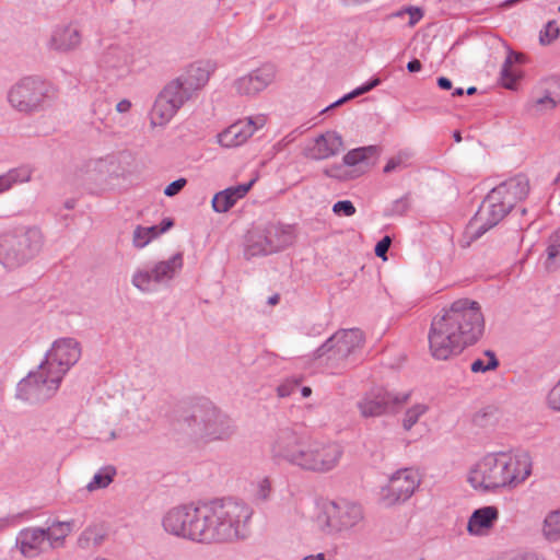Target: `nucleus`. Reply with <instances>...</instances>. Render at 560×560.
Wrapping results in <instances>:
<instances>
[{
    "instance_id": "obj_1",
    "label": "nucleus",
    "mask_w": 560,
    "mask_h": 560,
    "mask_svg": "<svg viewBox=\"0 0 560 560\" xmlns=\"http://www.w3.org/2000/svg\"><path fill=\"white\" fill-rule=\"evenodd\" d=\"M253 508L236 499L201 504H179L168 509L161 524L165 533L196 542H231L248 537Z\"/></svg>"
},
{
    "instance_id": "obj_2",
    "label": "nucleus",
    "mask_w": 560,
    "mask_h": 560,
    "mask_svg": "<svg viewBox=\"0 0 560 560\" xmlns=\"http://www.w3.org/2000/svg\"><path fill=\"white\" fill-rule=\"evenodd\" d=\"M483 331L479 303L459 299L432 318L428 334L430 353L436 360H448L476 343Z\"/></svg>"
},
{
    "instance_id": "obj_3",
    "label": "nucleus",
    "mask_w": 560,
    "mask_h": 560,
    "mask_svg": "<svg viewBox=\"0 0 560 560\" xmlns=\"http://www.w3.org/2000/svg\"><path fill=\"white\" fill-rule=\"evenodd\" d=\"M533 472V458L526 451H499L483 455L469 469L467 481L479 492L513 490Z\"/></svg>"
},
{
    "instance_id": "obj_4",
    "label": "nucleus",
    "mask_w": 560,
    "mask_h": 560,
    "mask_svg": "<svg viewBox=\"0 0 560 560\" xmlns=\"http://www.w3.org/2000/svg\"><path fill=\"white\" fill-rule=\"evenodd\" d=\"M270 451L273 458L313 472L335 469L343 454L337 443L306 439L289 428L276 434Z\"/></svg>"
},
{
    "instance_id": "obj_5",
    "label": "nucleus",
    "mask_w": 560,
    "mask_h": 560,
    "mask_svg": "<svg viewBox=\"0 0 560 560\" xmlns=\"http://www.w3.org/2000/svg\"><path fill=\"white\" fill-rule=\"evenodd\" d=\"M528 191L529 183L525 176H516L493 188L469 224L474 235L479 237L497 225Z\"/></svg>"
},
{
    "instance_id": "obj_6",
    "label": "nucleus",
    "mask_w": 560,
    "mask_h": 560,
    "mask_svg": "<svg viewBox=\"0 0 560 560\" xmlns=\"http://www.w3.org/2000/svg\"><path fill=\"white\" fill-rule=\"evenodd\" d=\"M363 518L362 506L345 499L317 501L308 516L312 529L325 536L348 532Z\"/></svg>"
},
{
    "instance_id": "obj_7",
    "label": "nucleus",
    "mask_w": 560,
    "mask_h": 560,
    "mask_svg": "<svg viewBox=\"0 0 560 560\" xmlns=\"http://www.w3.org/2000/svg\"><path fill=\"white\" fill-rule=\"evenodd\" d=\"M45 245L43 231L23 226L0 233V266L15 270L37 257Z\"/></svg>"
},
{
    "instance_id": "obj_8",
    "label": "nucleus",
    "mask_w": 560,
    "mask_h": 560,
    "mask_svg": "<svg viewBox=\"0 0 560 560\" xmlns=\"http://www.w3.org/2000/svg\"><path fill=\"white\" fill-rule=\"evenodd\" d=\"M5 98L13 110L33 115L45 110L49 105L52 86L39 77H23L8 89Z\"/></svg>"
},
{
    "instance_id": "obj_9",
    "label": "nucleus",
    "mask_w": 560,
    "mask_h": 560,
    "mask_svg": "<svg viewBox=\"0 0 560 560\" xmlns=\"http://www.w3.org/2000/svg\"><path fill=\"white\" fill-rule=\"evenodd\" d=\"M191 421V432L206 442L226 441L235 432L232 419L209 400L194 407Z\"/></svg>"
},
{
    "instance_id": "obj_10",
    "label": "nucleus",
    "mask_w": 560,
    "mask_h": 560,
    "mask_svg": "<svg viewBox=\"0 0 560 560\" xmlns=\"http://www.w3.org/2000/svg\"><path fill=\"white\" fill-rule=\"evenodd\" d=\"M65 376L44 359L18 384V397L26 401H45L56 395Z\"/></svg>"
},
{
    "instance_id": "obj_11",
    "label": "nucleus",
    "mask_w": 560,
    "mask_h": 560,
    "mask_svg": "<svg viewBox=\"0 0 560 560\" xmlns=\"http://www.w3.org/2000/svg\"><path fill=\"white\" fill-rule=\"evenodd\" d=\"M184 266L182 253H176L168 259L159 260L151 268L138 267L131 273L130 282L141 293H152L159 285L173 281Z\"/></svg>"
},
{
    "instance_id": "obj_12",
    "label": "nucleus",
    "mask_w": 560,
    "mask_h": 560,
    "mask_svg": "<svg viewBox=\"0 0 560 560\" xmlns=\"http://www.w3.org/2000/svg\"><path fill=\"white\" fill-rule=\"evenodd\" d=\"M421 483L419 472L413 468H401L388 477L378 491L377 501L384 508H393L408 501Z\"/></svg>"
},
{
    "instance_id": "obj_13",
    "label": "nucleus",
    "mask_w": 560,
    "mask_h": 560,
    "mask_svg": "<svg viewBox=\"0 0 560 560\" xmlns=\"http://www.w3.org/2000/svg\"><path fill=\"white\" fill-rule=\"evenodd\" d=\"M364 337L359 329H345L334 334L312 354L314 360L325 359L327 364L338 365L363 345Z\"/></svg>"
},
{
    "instance_id": "obj_14",
    "label": "nucleus",
    "mask_w": 560,
    "mask_h": 560,
    "mask_svg": "<svg viewBox=\"0 0 560 560\" xmlns=\"http://www.w3.org/2000/svg\"><path fill=\"white\" fill-rule=\"evenodd\" d=\"M296 238L293 225L272 224L265 232H254L248 240L252 255H266L281 250L294 243Z\"/></svg>"
},
{
    "instance_id": "obj_15",
    "label": "nucleus",
    "mask_w": 560,
    "mask_h": 560,
    "mask_svg": "<svg viewBox=\"0 0 560 560\" xmlns=\"http://www.w3.org/2000/svg\"><path fill=\"white\" fill-rule=\"evenodd\" d=\"M409 398V393L377 389L361 398L358 401V409L360 415L364 418L381 417L389 412H395L399 407L405 405Z\"/></svg>"
},
{
    "instance_id": "obj_16",
    "label": "nucleus",
    "mask_w": 560,
    "mask_h": 560,
    "mask_svg": "<svg viewBox=\"0 0 560 560\" xmlns=\"http://www.w3.org/2000/svg\"><path fill=\"white\" fill-rule=\"evenodd\" d=\"M135 54L129 45H109L98 60L100 69L109 80L126 78L132 69Z\"/></svg>"
},
{
    "instance_id": "obj_17",
    "label": "nucleus",
    "mask_w": 560,
    "mask_h": 560,
    "mask_svg": "<svg viewBox=\"0 0 560 560\" xmlns=\"http://www.w3.org/2000/svg\"><path fill=\"white\" fill-rule=\"evenodd\" d=\"M82 355V345L73 337L56 339L46 351L45 360L65 375L74 366Z\"/></svg>"
},
{
    "instance_id": "obj_18",
    "label": "nucleus",
    "mask_w": 560,
    "mask_h": 560,
    "mask_svg": "<svg viewBox=\"0 0 560 560\" xmlns=\"http://www.w3.org/2000/svg\"><path fill=\"white\" fill-rule=\"evenodd\" d=\"M277 72L275 65L264 63L250 72L235 79L233 82V89L240 96L254 97L276 81Z\"/></svg>"
},
{
    "instance_id": "obj_19",
    "label": "nucleus",
    "mask_w": 560,
    "mask_h": 560,
    "mask_svg": "<svg viewBox=\"0 0 560 560\" xmlns=\"http://www.w3.org/2000/svg\"><path fill=\"white\" fill-rule=\"evenodd\" d=\"M82 38V32L78 24L60 23L52 27L46 46L49 50L69 54L80 48Z\"/></svg>"
},
{
    "instance_id": "obj_20",
    "label": "nucleus",
    "mask_w": 560,
    "mask_h": 560,
    "mask_svg": "<svg viewBox=\"0 0 560 560\" xmlns=\"http://www.w3.org/2000/svg\"><path fill=\"white\" fill-rule=\"evenodd\" d=\"M15 548L25 558H35L48 550L47 536L42 527L21 529L15 539Z\"/></svg>"
},
{
    "instance_id": "obj_21",
    "label": "nucleus",
    "mask_w": 560,
    "mask_h": 560,
    "mask_svg": "<svg viewBox=\"0 0 560 560\" xmlns=\"http://www.w3.org/2000/svg\"><path fill=\"white\" fill-rule=\"evenodd\" d=\"M267 122L264 115L238 119L217 135L218 140H248L261 130Z\"/></svg>"
},
{
    "instance_id": "obj_22",
    "label": "nucleus",
    "mask_w": 560,
    "mask_h": 560,
    "mask_svg": "<svg viewBox=\"0 0 560 560\" xmlns=\"http://www.w3.org/2000/svg\"><path fill=\"white\" fill-rule=\"evenodd\" d=\"M213 67L206 61H197L191 63L178 79L183 85L196 96L201 91L211 77Z\"/></svg>"
},
{
    "instance_id": "obj_23",
    "label": "nucleus",
    "mask_w": 560,
    "mask_h": 560,
    "mask_svg": "<svg viewBox=\"0 0 560 560\" xmlns=\"http://www.w3.org/2000/svg\"><path fill=\"white\" fill-rule=\"evenodd\" d=\"M499 520L497 506L488 505L472 512L467 523V532L471 536L482 537L490 533Z\"/></svg>"
},
{
    "instance_id": "obj_24",
    "label": "nucleus",
    "mask_w": 560,
    "mask_h": 560,
    "mask_svg": "<svg viewBox=\"0 0 560 560\" xmlns=\"http://www.w3.org/2000/svg\"><path fill=\"white\" fill-rule=\"evenodd\" d=\"M173 225L174 222L171 218L163 219L161 223L158 225H136L131 235V244L133 248L138 250L143 249L154 240L159 238L162 234L166 233Z\"/></svg>"
},
{
    "instance_id": "obj_25",
    "label": "nucleus",
    "mask_w": 560,
    "mask_h": 560,
    "mask_svg": "<svg viewBox=\"0 0 560 560\" xmlns=\"http://www.w3.org/2000/svg\"><path fill=\"white\" fill-rule=\"evenodd\" d=\"M377 156V148L368 145L350 150L345 156L343 162L347 166L354 167L351 177H358L366 173Z\"/></svg>"
},
{
    "instance_id": "obj_26",
    "label": "nucleus",
    "mask_w": 560,
    "mask_h": 560,
    "mask_svg": "<svg viewBox=\"0 0 560 560\" xmlns=\"http://www.w3.org/2000/svg\"><path fill=\"white\" fill-rule=\"evenodd\" d=\"M255 179L247 184H241L237 186L229 187L214 195L212 199V208L218 213H224L229 211L237 200L246 196L254 184Z\"/></svg>"
},
{
    "instance_id": "obj_27",
    "label": "nucleus",
    "mask_w": 560,
    "mask_h": 560,
    "mask_svg": "<svg viewBox=\"0 0 560 560\" xmlns=\"http://www.w3.org/2000/svg\"><path fill=\"white\" fill-rule=\"evenodd\" d=\"M177 112L174 105L159 93L149 112L150 126L152 128L165 127Z\"/></svg>"
},
{
    "instance_id": "obj_28",
    "label": "nucleus",
    "mask_w": 560,
    "mask_h": 560,
    "mask_svg": "<svg viewBox=\"0 0 560 560\" xmlns=\"http://www.w3.org/2000/svg\"><path fill=\"white\" fill-rule=\"evenodd\" d=\"M160 94L170 101L177 110L195 97L178 79L170 81Z\"/></svg>"
},
{
    "instance_id": "obj_29",
    "label": "nucleus",
    "mask_w": 560,
    "mask_h": 560,
    "mask_svg": "<svg viewBox=\"0 0 560 560\" xmlns=\"http://www.w3.org/2000/svg\"><path fill=\"white\" fill-rule=\"evenodd\" d=\"M522 59V54L510 52L508 55L500 72L501 83L504 88L510 90L515 88L517 80L522 75V71L517 67Z\"/></svg>"
},
{
    "instance_id": "obj_30",
    "label": "nucleus",
    "mask_w": 560,
    "mask_h": 560,
    "mask_svg": "<svg viewBox=\"0 0 560 560\" xmlns=\"http://www.w3.org/2000/svg\"><path fill=\"white\" fill-rule=\"evenodd\" d=\"M44 533L47 536L48 549L59 548L71 533V524L68 522H56L46 529L44 528Z\"/></svg>"
},
{
    "instance_id": "obj_31",
    "label": "nucleus",
    "mask_w": 560,
    "mask_h": 560,
    "mask_svg": "<svg viewBox=\"0 0 560 560\" xmlns=\"http://www.w3.org/2000/svg\"><path fill=\"white\" fill-rule=\"evenodd\" d=\"M541 535L550 542L560 541V508L546 514L541 524Z\"/></svg>"
},
{
    "instance_id": "obj_32",
    "label": "nucleus",
    "mask_w": 560,
    "mask_h": 560,
    "mask_svg": "<svg viewBox=\"0 0 560 560\" xmlns=\"http://www.w3.org/2000/svg\"><path fill=\"white\" fill-rule=\"evenodd\" d=\"M413 153L410 150H401L392 155L385 164L383 172L386 174L400 172L412 164Z\"/></svg>"
},
{
    "instance_id": "obj_33",
    "label": "nucleus",
    "mask_w": 560,
    "mask_h": 560,
    "mask_svg": "<svg viewBox=\"0 0 560 560\" xmlns=\"http://www.w3.org/2000/svg\"><path fill=\"white\" fill-rule=\"evenodd\" d=\"M116 476V469L113 466H106L95 472L92 480L86 485V490L93 492L107 488Z\"/></svg>"
},
{
    "instance_id": "obj_34",
    "label": "nucleus",
    "mask_w": 560,
    "mask_h": 560,
    "mask_svg": "<svg viewBox=\"0 0 560 560\" xmlns=\"http://www.w3.org/2000/svg\"><path fill=\"white\" fill-rule=\"evenodd\" d=\"M428 411L429 406L423 402H418L409 407L401 418L404 431H410Z\"/></svg>"
},
{
    "instance_id": "obj_35",
    "label": "nucleus",
    "mask_w": 560,
    "mask_h": 560,
    "mask_svg": "<svg viewBox=\"0 0 560 560\" xmlns=\"http://www.w3.org/2000/svg\"><path fill=\"white\" fill-rule=\"evenodd\" d=\"M336 152V142H311V145L305 149V155L313 160L327 159Z\"/></svg>"
},
{
    "instance_id": "obj_36",
    "label": "nucleus",
    "mask_w": 560,
    "mask_h": 560,
    "mask_svg": "<svg viewBox=\"0 0 560 560\" xmlns=\"http://www.w3.org/2000/svg\"><path fill=\"white\" fill-rule=\"evenodd\" d=\"M381 83V80L380 79H373L372 81L354 89L352 92L346 94L343 97L339 98L338 101H336L335 103H332L331 105H329L328 107H326L324 109V112H327L329 110L330 108H334L336 106H339L357 96H360L364 93H368L370 92L371 90H373L374 88H376L378 84Z\"/></svg>"
},
{
    "instance_id": "obj_37",
    "label": "nucleus",
    "mask_w": 560,
    "mask_h": 560,
    "mask_svg": "<svg viewBox=\"0 0 560 560\" xmlns=\"http://www.w3.org/2000/svg\"><path fill=\"white\" fill-rule=\"evenodd\" d=\"M11 187L14 185L25 184L32 179L33 168L26 165L12 168L4 173Z\"/></svg>"
},
{
    "instance_id": "obj_38",
    "label": "nucleus",
    "mask_w": 560,
    "mask_h": 560,
    "mask_svg": "<svg viewBox=\"0 0 560 560\" xmlns=\"http://www.w3.org/2000/svg\"><path fill=\"white\" fill-rule=\"evenodd\" d=\"M485 355V359H477L471 363L470 369L474 373H485L498 368L499 361L493 352L486 351Z\"/></svg>"
},
{
    "instance_id": "obj_39",
    "label": "nucleus",
    "mask_w": 560,
    "mask_h": 560,
    "mask_svg": "<svg viewBox=\"0 0 560 560\" xmlns=\"http://www.w3.org/2000/svg\"><path fill=\"white\" fill-rule=\"evenodd\" d=\"M96 170L101 175V179L105 183L119 176V165L114 160H102L97 162Z\"/></svg>"
},
{
    "instance_id": "obj_40",
    "label": "nucleus",
    "mask_w": 560,
    "mask_h": 560,
    "mask_svg": "<svg viewBox=\"0 0 560 560\" xmlns=\"http://www.w3.org/2000/svg\"><path fill=\"white\" fill-rule=\"evenodd\" d=\"M271 482L268 478H260L254 485L253 497L256 501L265 502L270 498Z\"/></svg>"
},
{
    "instance_id": "obj_41",
    "label": "nucleus",
    "mask_w": 560,
    "mask_h": 560,
    "mask_svg": "<svg viewBox=\"0 0 560 560\" xmlns=\"http://www.w3.org/2000/svg\"><path fill=\"white\" fill-rule=\"evenodd\" d=\"M560 34L559 26L555 21H549L540 32L539 42L542 45H549L558 38Z\"/></svg>"
},
{
    "instance_id": "obj_42",
    "label": "nucleus",
    "mask_w": 560,
    "mask_h": 560,
    "mask_svg": "<svg viewBox=\"0 0 560 560\" xmlns=\"http://www.w3.org/2000/svg\"><path fill=\"white\" fill-rule=\"evenodd\" d=\"M559 102L555 101V98L547 92L542 97L537 98L532 108L535 113H542L547 110H552L557 107Z\"/></svg>"
},
{
    "instance_id": "obj_43",
    "label": "nucleus",
    "mask_w": 560,
    "mask_h": 560,
    "mask_svg": "<svg viewBox=\"0 0 560 560\" xmlns=\"http://www.w3.org/2000/svg\"><path fill=\"white\" fill-rule=\"evenodd\" d=\"M404 14H408L409 15V26H411V27L415 26L423 16L422 10L420 8H417V7H408V8L404 9V10L397 11L393 15L396 16V18H400Z\"/></svg>"
},
{
    "instance_id": "obj_44",
    "label": "nucleus",
    "mask_w": 560,
    "mask_h": 560,
    "mask_svg": "<svg viewBox=\"0 0 560 560\" xmlns=\"http://www.w3.org/2000/svg\"><path fill=\"white\" fill-rule=\"evenodd\" d=\"M332 211L337 215L352 217L355 213V207L350 200H341L332 206Z\"/></svg>"
},
{
    "instance_id": "obj_45",
    "label": "nucleus",
    "mask_w": 560,
    "mask_h": 560,
    "mask_svg": "<svg viewBox=\"0 0 560 560\" xmlns=\"http://www.w3.org/2000/svg\"><path fill=\"white\" fill-rule=\"evenodd\" d=\"M547 401L551 409L560 411V381L549 392Z\"/></svg>"
},
{
    "instance_id": "obj_46",
    "label": "nucleus",
    "mask_w": 560,
    "mask_h": 560,
    "mask_svg": "<svg viewBox=\"0 0 560 560\" xmlns=\"http://www.w3.org/2000/svg\"><path fill=\"white\" fill-rule=\"evenodd\" d=\"M187 180L185 178H178L171 184H168L164 189V195L167 197H173L177 195L186 185Z\"/></svg>"
},
{
    "instance_id": "obj_47",
    "label": "nucleus",
    "mask_w": 560,
    "mask_h": 560,
    "mask_svg": "<svg viewBox=\"0 0 560 560\" xmlns=\"http://www.w3.org/2000/svg\"><path fill=\"white\" fill-rule=\"evenodd\" d=\"M547 92L560 103V78L552 77L547 80Z\"/></svg>"
},
{
    "instance_id": "obj_48",
    "label": "nucleus",
    "mask_w": 560,
    "mask_h": 560,
    "mask_svg": "<svg viewBox=\"0 0 560 560\" xmlns=\"http://www.w3.org/2000/svg\"><path fill=\"white\" fill-rule=\"evenodd\" d=\"M560 247V229L557 230L549 238V245L547 247V254H549V259L552 260L553 256L557 253V249Z\"/></svg>"
},
{
    "instance_id": "obj_49",
    "label": "nucleus",
    "mask_w": 560,
    "mask_h": 560,
    "mask_svg": "<svg viewBox=\"0 0 560 560\" xmlns=\"http://www.w3.org/2000/svg\"><path fill=\"white\" fill-rule=\"evenodd\" d=\"M390 237H383L375 246V255L385 259V255L390 246Z\"/></svg>"
},
{
    "instance_id": "obj_50",
    "label": "nucleus",
    "mask_w": 560,
    "mask_h": 560,
    "mask_svg": "<svg viewBox=\"0 0 560 560\" xmlns=\"http://www.w3.org/2000/svg\"><path fill=\"white\" fill-rule=\"evenodd\" d=\"M556 249H557L558 254H556L553 256L552 260L549 259V254H547V259H546V262H545V267H546V269L549 272H553V271H556L557 269L560 268V247H558Z\"/></svg>"
},
{
    "instance_id": "obj_51",
    "label": "nucleus",
    "mask_w": 560,
    "mask_h": 560,
    "mask_svg": "<svg viewBox=\"0 0 560 560\" xmlns=\"http://www.w3.org/2000/svg\"><path fill=\"white\" fill-rule=\"evenodd\" d=\"M132 103L128 98H122L116 104V110L119 114H127L131 110Z\"/></svg>"
},
{
    "instance_id": "obj_52",
    "label": "nucleus",
    "mask_w": 560,
    "mask_h": 560,
    "mask_svg": "<svg viewBox=\"0 0 560 560\" xmlns=\"http://www.w3.org/2000/svg\"><path fill=\"white\" fill-rule=\"evenodd\" d=\"M311 140H341V136L335 131H327L326 133L316 135Z\"/></svg>"
},
{
    "instance_id": "obj_53",
    "label": "nucleus",
    "mask_w": 560,
    "mask_h": 560,
    "mask_svg": "<svg viewBox=\"0 0 560 560\" xmlns=\"http://www.w3.org/2000/svg\"><path fill=\"white\" fill-rule=\"evenodd\" d=\"M10 182L8 180L5 174L0 175V194L8 191L11 189Z\"/></svg>"
},
{
    "instance_id": "obj_54",
    "label": "nucleus",
    "mask_w": 560,
    "mask_h": 560,
    "mask_svg": "<svg viewBox=\"0 0 560 560\" xmlns=\"http://www.w3.org/2000/svg\"><path fill=\"white\" fill-rule=\"evenodd\" d=\"M421 62L418 59H413L407 63V69L409 72H418L421 70Z\"/></svg>"
},
{
    "instance_id": "obj_55",
    "label": "nucleus",
    "mask_w": 560,
    "mask_h": 560,
    "mask_svg": "<svg viewBox=\"0 0 560 560\" xmlns=\"http://www.w3.org/2000/svg\"><path fill=\"white\" fill-rule=\"evenodd\" d=\"M438 85L443 90H451L452 81L445 77H441L438 79Z\"/></svg>"
},
{
    "instance_id": "obj_56",
    "label": "nucleus",
    "mask_w": 560,
    "mask_h": 560,
    "mask_svg": "<svg viewBox=\"0 0 560 560\" xmlns=\"http://www.w3.org/2000/svg\"><path fill=\"white\" fill-rule=\"evenodd\" d=\"M302 560H325V556L324 553L311 555L303 558Z\"/></svg>"
},
{
    "instance_id": "obj_57",
    "label": "nucleus",
    "mask_w": 560,
    "mask_h": 560,
    "mask_svg": "<svg viewBox=\"0 0 560 560\" xmlns=\"http://www.w3.org/2000/svg\"><path fill=\"white\" fill-rule=\"evenodd\" d=\"M303 130L301 128H298L295 129L294 131L291 132L290 137H292L291 140H295L296 138L299 137H302L303 136Z\"/></svg>"
},
{
    "instance_id": "obj_58",
    "label": "nucleus",
    "mask_w": 560,
    "mask_h": 560,
    "mask_svg": "<svg viewBox=\"0 0 560 560\" xmlns=\"http://www.w3.org/2000/svg\"><path fill=\"white\" fill-rule=\"evenodd\" d=\"M301 394H302V396H303V397H305V398H306V397H308V396H311V394H312V389H311V387L304 386V387L302 388V390H301Z\"/></svg>"
},
{
    "instance_id": "obj_59",
    "label": "nucleus",
    "mask_w": 560,
    "mask_h": 560,
    "mask_svg": "<svg viewBox=\"0 0 560 560\" xmlns=\"http://www.w3.org/2000/svg\"><path fill=\"white\" fill-rule=\"evenodd\" d=\"M278 302H279V296H278V295H272V296H270V298H269V300H268V303H269L270 305H276Z\"/></svg>"
},
{
    "instance_id": "obj_60",
    "label": "nucleus",
    "mask_w": 560,
    "mask_h": 560,
    "mask_svg": "<svg viewBox=\"0 0 560 560\" xmlns=\"http://www.w3.org/2000/svg\"><path fill=\"white\" fill-rule=\"evenodd\" d=\"M464 94V90L462 88H457L454 90V92L452 93L453 96H460Z\"/></svg>"
},
{
    "instance_id": "obj_61",
    "label": "nucleus",
    "mask_w": 560,
    "mask_h": 560,
    "mask_svg": "<svg viewBox=\"0 0 560 560\" xmlns=\"http://www.w3.org/2000/svg\"><path fill=\"white\" fill-rule=\"evenodd\" d=\"M453 139H454V140H462L460 131L455 130V131L453 132Z\"/></svg>"
},
{
    "instance_id": "obj_62",
    "label": "nucleus",
    "mask_w": 560,
    "mask_h": 560,
    "mask_svg": "<svg viewBox=\"0 0 560 560\" xmlns=\"http://www.w3.org/2000/svg\"><path fill=\"white\" fill-rule=\"evenodd\" d=\"M466 92H467V94L471 95V94H474L476 92V88L475 86H470V88L467 89Z\"/></svg>"
},
{
    "instance_id": "obj_63",
    "label": "nucleus",
    "mask_w": 560,
    "mask_h": 560,
    "mask_svg": "<svg viewBox=\"0 0 560 560\" xmlns=\"http://www.w3.org/2000/svg\"><path fill=\"white\" fill-rule=\"evenodd\" d=\"M7 525V522L5 521H0V530H2Z\"/></svg>"
},
{
    "instance_id": "obj_64",
    "label": "nucleus",
    "mask_w": 560,
    "mask_h": 560,
    "mask_svg": "<svg viewBox=\"0 0 560 560\" xmlns=\"http://www.w3.org/2000/svg\"><path fill=\"white\" fill-rule=\"evenodd\" d=\"M559 11H560V5H559Z\"/></svg>"
}]
</instances>
